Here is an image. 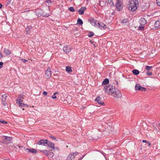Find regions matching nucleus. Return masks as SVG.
Masks as SVG:
<instances>
[{"label":"nucleus","instance_id":"864d4df0","mask_svg":"<svg viewBox=\"0 0 160 160\" xmlns=\"http://www.w3.org/2000/svg\"><path fill=\"white\" fill-rule=\"evenodd\" d=\"M74 154H75V155H76L78 154V152H76L75 153H74Z\"/></svg>","mask_w":160,"mask_h":160},{"label":"nucleus","instance_id":"052dcab7","mask_svg":"<svg viewBox=\"0 0 160 160\" xmlns=\"http://www.w3.org/2000/svg\"><path fill=\"white\" fill-rule=\"evenodd\" d=\"M155 129L156 130H158L156 128H155Z\"/></svg>","mask_w":160,"mask_h":160},{"label":"nucleus","instance_id":"3c124183","mask_svg":"<svg viewBox=\"0 0 160 160\" xmlns=\"http://www.w3.org/2000/svg\"><path fill=\"white\" fill-rule=\"evenodd\" d=\"M28 11H29V9L28 8H26L25 10V11H24L25 12H27Z\"/></svg>","mask_w":160,"mask_h":160},{"label":"nucleus","instance_id":"5701e85b","mask_svg":"<svg viewBox=\"0 0 160 160\" xmlns=\"http://www.w3.org/2000/svg\"><path fill=\"white\" fill-rule=\"evenodd\" d=\"M97 102L100 105L104 106L105 105V103L103 102V101H95Z\"/></svg>","mask_w":160,"mask_h":160},{"label":"nucleus","instance_id":"aec40b11","mask_svg":"<svg viewBox=\"0 0 160 160\" xmlns=\"http://www.w3.org/2000/svg\"><path fill=\"white\" fill-rule=\"evenodd\" d=\"M109 80L108 78H106L103 81L102 83V85H105L108 83Z\"/></svg>","mask_w":160,"mask_h":160},{"label":"nucleus","instance_id":"2eb2a0df","mask_svg":"<svg viewBox=\"0 0 160 160\" xmlns=\"http://www.w3.org/2000/svg\"><path fill=\"white\" fill-rule=\"evenodd\" d=\"M26 150L28 151V152H31L33 153H36L37 152V150L34 148H27Z\"/></svg>","mask_w":160,"mask_h":160},{"label":"nucleus","instance_id":"9d476101","mask_svg":"<svg viewBox=\"0 0 160 160\" xmlns=\"http://www.w3.org/2000/svg\"><path fill=\"white\" fill-rule=\"evenodd\" d=\"M22 101H17V103L19 105V106L21 108L23 107H28V105L27 104H24L22 103Z\"/></svg>","mask_w":160,"mask_h":160},{"label":"nucleus","instance_id":"a211bd4d","mask_svg":"<svg viewBox=\"0 0 160 160\" xmlns=\"http://www.w3.org/2000/svg\"><path fill=\"white\" fill-rule=\"evenodd\" d=\"M9 97L8 95L7 94L3 95L2 96V100H6L7 99H9Z\"/></svg>","mask_w":160,"mask_h":160},{"label":"nucleus","instance_id":"a19ab883","mask_svg":"<svg viewBox=\"0 0 160 160\" xmlns=\"http://www.w3.org/2000/svg\"><path fill=\"white\" fill-rule=\"evenodd\" d=\"M49 137L52 138V139L54 140H56V138L55 137L53 136L52 135H51V136H50Z\"/></svg>","mask_w":160,"mask_h":160},{"label":"nucleus","instance_id":"20e7f679","mask_svg":"<svg viewBox=\"0 0 160 160\" xmlns=\"http://www.w3.org/2000/svg\"><path fill=\"white\" fill-rule=\"evenodd\" d=\"M96 27H98L101 29L104 30L106 28V26L103 23L101 22H98Z\"/></svg>","mask_w":160,"mask_h":160},{"label":"nucleus","instance_id":"b1692460","mask_svg":"<svg viewBox=\"0 0 160 160\" xmlns=\"http://www.w3.org/2000/svg\"><path fill=\"white\" fill-rule=\"evenodd\" d=\"M152 68V66H147L145 67V70L148 71H150L151 70Z\"/></svg>","mask_w":160,"mask_h":160},{"label":"nucleus","instance_id":"4d7b16f0","mask_svg":"<svg viewBox=\"0 0 160 160\" xmlns=\"http://www.w3.org/2000/svg\"><path fill=\"white\" fill-rule=\"evenodd\" d=\"M84 108H85V107H82V109H84Z\"/></svg>","mask_w":160,"mask_h":160},{"label":"nucleus","instance_id":"c756f323","mask_svg":"<svg viewBox=\"0 0 160 160\" xmlns=\"http://www.w3.org/2000/svg\"><path fill=\"white\" fill-rule=\"evenodd\" d=\"M58 92H55L53 95L52 96V98L54 99L57 98V96H56V95H58Z\"/></svg>","mask_w":160,"mask_h":160},{"label":"nucleus","instance_id":"f704fd0d","mask_svg":"<svg viewBox=\"0 0 160 160\" xmlns=\"http://www.w3.org/2000/svg\"><path fill=\"white\" fill-rule=\"evenodd\" d=\"M68 105H72L73 103L72 102V101H68Z\"/></svg>","mask_w":160,"mask_h":160},{"label":"nucleus","instance_id":"ddd939ff","mask_svg":"<svg viewBox=\"0 0 160 160\" xmlns=\"http://www.w3.org/2000/svg\"><path fill=\"white\" fill-rule=\"evenodd\" d=\"M147 21L146 19L144 18H142L140 19V25H144L146 23Z\"/></svg>","mask_w":160,"mask_h":160},{"label":"nucleus","instance_id":"9b49d317","mask_svg":"<svg viewBox=\"0 0 160 160\" xmlns=\"http://www.w3.org/2000/svg\"><path fill=\"white\" fill-rule=\"evenodd\" d=\"M63 51L67 53H68L71 51V48L70 47L66 45L64 46L63 48Z\"/></svg>","mask_w":160,"mask_h":160},{"label":"nucleus","instance_id":"13d9d810","mask_svg":"<svg viewBox=\"0 0 160 160\" xmlns=\"http://www.w3.org/2000/svg\"><path fill=\"white\" fill-rule=\"evenodd\" d=\"M12 0H9V2H10Z\"/></svg>","mask_w":160,"mask_h":160},{"label":"nucleus","instance_id":"4468645a","mask_svg":"<svg viewBox=\"0 0 160 160\" xmlns=\"http://www.w3.org/2000/svg\"><path fill=\"white\" fill-rule=\"evenodd\" d=\"M86 9V8L85 7H82L78 11L79 14L81 15L83 14L84 12V11Z\"/></svg>","mask_w":160,"mask_h":160},{"label":"nucleus","instance_id":"a18cd8bd","mask_svg":"<svg viewBox=\"0 0 160 160\" xmlns=\"http://www.w3.org/2000/svg\"><path fill=\"white\" fill-rule=\"evenodd\" d=\"M43 94L44 95H47V93L46 92V91H44L43 92Z\"/></svg>","mask_w":160,"mask_h":160},{"label":"nucleus","instance_id":"6e6552de","mask_svg":"<svg viewBox=\"0 0 160 160\" xmlns=\"http://www.w3.org/2000/svg\"><path fill=\"white\" fill-rule=\"evenodd\" d=\"M88 22L93 26L96 27L98 21H95L93 18H91L88 20Z\"/></svg>","mask_w":160,"mask_h":160},{"label":"nucleus","instance_id":"cd10ccee","mask_svg":"<svg viewBox=\"0 0 160 160\" xmlns=\"http://www.w3.org/2000/svg\"><path fill=\"white\" fill-rule=\"evenodd\" d=\"M77 23L80 25H82L83 24L82 21L80 18H78L77 20Z\"/></svg>","mask_w":160,"mask_h":160},{"label":"nucleus","instance_id":"f257e3e1","mask_svg":"<svg viewBox=\"0 0 160 160\" xmlns=\"http://www.w3.org/2000/svg\"><path fill=\"white\" fill-rule=\"evenodd\" d=\"M104 88L106 92L110 95L113 94V96L115 98H120L122 96L120 91L118 90H116L114 86L108 85L105 86Z\"/></svg>","mask_w":160,"mask_h":160},{"label":"nucleus","instance_id":"603ef678","mask_svg":"<svg viewBox=\"0 0 160 160\" xmlns=\"http://www.w3.org/2000/svg\"><path fill=\"white\" fill-rule=\"evenodd\" d=\"M142 142H147L145 140H143L142 141Z\"/></svg>","mask_w":160,"mask_h":160},{"label":"nucleus","instance_id":"1a4fd4ad","mask_svg":"<svg viewBox=\"0 0 160 160\" xmlns=\"http://www.w3.org/2000/svg\"><path fill=\"white\" fill-rule=\"evenodd\" d=\"M47 142L46 141V140L41 139L39 140L37 143V144L39 145H42L43 146H46Z\"/></svg>","mask_w":160,"mask_h":160},{"label":"nucleus","instance_id":"f8f14e48","mask_svg":"<svg viewBox=\"0 0 160 160\" xmlns=\"http://www.w3.org/2000/svg\"><path fill=\"white\" fill-rule=\"evenodd\" d=\"M75 157L74 153L73 152L71 153L67 156V160H74Z\"/></svg>","mask_w":160,"mask_h":160},{"label":"nucleus","instance_id":"8fccbe9b","mask_svg":"<svg viewBox=\"0 0 160 160\" xmlns=\"http://www.w3.org/2000/svg\"><path fill=\"white\" fill-rule=\"evenodd\" d=\"M84 157V156H83L82 157H80V158L78 160H81L82 158Z\"/></svg>","mask_w":160,"mask_h":160},{"label":"nucleus","instance_id":"58836bf2","mask_svg":"<svg viewBox=\"0 0 160 160\" xmlns=\"http://www.w3.org/2000/svg\"><path fill=\"white\" fill-rule=\"evenodd\" d=\"M0 123H2V124L4 123H7V122H6L5 121H1V119H0Z\"/></svg>","mask_w":160,"mask_h":160},{"label":"nucleus","instance_id":"49530a36","mask_svg":"<svg viewBox=\"0 0 160 160\" xmlns=\"http://www.w3.org/2000/svg\"><path fill=\"white\" fill-rule=\"evenodd\" d=\"M2 56L3 55L2 53V52H0V58H2Z\"/></svg>","mask_w":160,"mask_h":160},{"label":"nucleus","instance_id":"f3484780","mask_svg":"<svg viewBox=\"0 0 160 160\" xmlns=\"http://www.w3.org/2000/svg\"><path fill=\"white\" fill-rule=\"evenodd\" d=\"M155 27L156 28H159L160 27V22L159 21H156L154 24Z\"/></svg>","mask_w":160,"mask_h":160},{"label":"nucleus","instance_id":"6e6d98bb","mask_svg":"<svg viewBox=\"0 0 160 160\" xmlns=\"http://www.w3.org/2000/svg\"><path fill=\"white\" fill-rule=\"evenodd\" d=\"M115 83H116V84H118V81H115Z\"/></svg>","mask_w":160,"mask_h":160},{"label":"nucleus","instance_id":"7c9ffc66","mask_svg":"<svg viewBox=\"0 0 160 160\" xmlns=\"http://www.w3.org/2000/svg\"><path fill=\"white\" fill-rule=\"evenodd\" d=\"M94 34V33L92 32H89L88 34V36L89 37H92Z\"/></svg>","mask_w":160,"mask_h":160},{"label":"nucleus","instance_id":"ea45409f","mask_svg":"<svg viewBox=\"0 0 160 160\" xmlns=\"http://www.w3.org/2000/svg\"><path fill=\"white\" fill-rule=\"evenodd\" d=\"M156 1L157 4L160 6V0H156Z\"/></svg>","mask_w":160,"mask_h":160},{"label":"nucleus","instance_id":"79ce46f5","mask_svg":"<svg viewBox=\"0 0 160 160\" xmlns=\"http://www.w3.org/2000/svg\"><path fill=\"white\" fill-rule=\"evenodd\" d=\"M101 98L100 97L98 96L95 99V100H100L101 99Z\"/></svg>","mask_w":160,"mask_h":160},{"label":"nucleus","instance_id":"393cba45","mask_svg":"<svg viewBox=\"0 0 160 160\" xmlns=\"http://www.w3.org/2000/svg\"><path fill=\"white\" fill-rule=\"evenodd\" d=\"M40 151L42 152L43 153H44V154L46 155H49V151H48L46 150H40Z\"/></svg>","mask_w":160,"mask_h":160},{"label":"nucleus","instance_id":"bb28decb","mask_svg":"<svg viewBox=\"0 0 160 160\" xmlns=\"http://www.w3.org/2000/svg\"><path fill=\"white\" fill-rule=\"evenodd\" d=\"M22 99H24V98L23 97V95L20 94L18 96L16 100H21Z\"/></svg>","mask_w":160,"mask_h":160},{"label":"nucleus","instance_id":"0eeeda50","mask_svg":"<svg viewBox=\"0 0 160 160\" xmlns=\"http://www.w3.org/2000/svg\"><path fill=\"white\" fill-rule=\"evenodd\" d=\"M135 89L138 90H140L142 91H144L146 89L144 88L138 84H136L135 86Z\"/></svg>","mask_w":160,"mask_h":160},{"label":"nucleus","instance_id":"473e14b6","mask_svg":"<svg viewBox=\"0 0 160 160\" xmlns=\"http://www.w3.org/2000/svg\"><path fill=\"white\" fill-rule=\"evenodd\" d=\"M68 9L69 11H70L71 12H74L75 11V10L74 8L73 7H70L68 8Z\"/></svg>","mask_w":160,"mask_h":160},{"label":"nucleus","instance_id":"7ed1b4c3","mask_svg":"<svg viewBox=\"0 0 160 160\" xmlns=\"http://www.w3.org/2000/svg\"><path fill=\"white\" fill-rule=\"evenodd\" d=\"M114 2H115L116 6L118 10L121 11L123 5L122 4V1L121 0H113Z\"/></svg>","mask_w":160,"mask_h":160},{"label":"nucleus","instance_id":"2f4dec72","mask_svg":"<svg viewBox=\"0 0 160 160\" xmlns=\"http://www.w3.org/2000/svg\"><path fill=\"white\" fill-rule=\"evenodd\" d=\"M128 20L127 19H122V23H126L128 22Z\"/></svg>","mask_w":160,"mask_h":160},{"label":"nucleus","instance_id":"5fc2aeb1","mask_svg":"<svg viewBox=\"0 0 160 160\" xmlns=\"http://www.w3.org/2000/svg\"><path fill=\"white\" fill-rule=\"evenodd\" d=\"M2 7V5L1 3H0V8H1Z\"/></svg>","mask_w":160,"mask_h":160},{"label":"nucleus","instance_id":"dca6fc26","mask_svg":"<svg viewBox=\"0 0 160 160\" xmlns=\"http://www.w3.org/2000/svg\"><path fill=\"white\" fill-rule=\"evenodd\" d=\"M4 52L5 54L7 55H9L11 53V51L8 49L4 48Z\"/></svg>","mask_w":160,"mask_h":160},{"label":"nucleus","instance_id":"4be33fe9","mask_svg":"<svg viewBox=\"0 0 160 160\" xmlns=\"http://www.w3.org/2000/svg\"><path fill=\"white\" fill-rule=\"evenodd\" d=\"M107 3L108 4L111 5V6H113L114 5V3L112 0H107Z\"/></svg>","mask_w":160,"mask_h":160},{"label":"nucleus","instance_id":"72a5a7b5","mask_svg":"<svg viewBox=\"0 0 160 160\" xmlns=\"http://www.w3.org/2000/svg\"><path fill=\"white\" fill-rule=\"evenodd\" d=\"M146 73L147 75H152V72L150 71L147 72Z\"/></svg>","mask_w":160,"mask_h":160},{"label":"nucleus","instance_id":"4c0bfd02","mask_svg":"<svg viewBox=\"0 0 160 160\" xmlns=\"http://www.w3.org/2000/svg\"><path fill=\"white\" fill-rule=\"evenodd\" d=\"M3 63L2 62H0V68H2L3 66Z\"/></svg>","mask_w":160,"mask_h":160},{"label":"nucleus","instance_id":"c03bdc74","mask_svg":"<svg viewBox=\"0 0 160 160\" xmlns=\"http://www.w3.org/2000/svg\"><path fill=\"white\" fill-rule=\"evenodd\" d=\"M31 28V27H28L26 29V30H27V32H28V29H30Z\"/></svg>","mask_w":160,"mask_h":160},{"label":"nucleus","instance_id":"e433bc0d","mask_svg":"<svg viewBox=\"0 0 160 160\" xmlns=\"http://www.w3.org/2000/svg\"><path fill=\"white\" fill-rule=\"evenodd\" d=\"M5 101H2V103L4 106H6L7 104V102H5Z\"/></svg>","mask_w":160,"mask_h":160},{"label":"nucleus","instance_id":"37998d69","mask_svg":"<svg viewBox=\"0 0 160 160\" xmlns=\"http://www.w3.org/2000/svg\"><path fill=\"white\" fill-rule=\"evenodd\" d=\"M46 2L48 3H51L52 2V1L51 0H47L46 1Z\"/></svg>","mask_w":160,"mask_h":160},{"label":"nucleus","instance_id":"f03ea898","mask_svg":"<svg viewBox=\"0 0 160 160\" xmlns=\"http://www.w3.org/2000/svg\"><path fill=\"white\" fill-rule=\"evenodd\" d=\"M128 3V9L130 11L133 12L137 9L138 6V3L137 0H131Z\"/></svg>","mask_w":160,"mask_h":160},{"label":"nucleus","instance_id":"423d86ee","mask_svg":"<svg viewBox=\"0 0 160 160\" xmlns=\"http://www.w3.org/2000/svg\"><path fill=\"white\" fill-rule=\"evenodd\" d=\"M46 141L47 142V146H48V147L51 148V149H54L55 148H57V147H54V145L53 143L51 142L47 139L46 140Z\"/></svg>","mask_w":160,"mask_h":160},{"label":"nucleus","instance_id":"39448f33","mask_svg":"<svg viewBox=\"0 0 160 160\" xmlns=\"http://www.w3.org/2000/svg\"><path fill=\"white\" fill-rule=\"evenodd\" d=\"M51 71L50 68H48L47 70L45 72V76L47 78H49L51 76Z\"/></svg>","mask_w":160,"mask_h":160},{"label":"nucleus","instance_id":"09e8293b","mask_svg":"<svg viewBox=\"0 0 160 160\" xmlns=\"http://www.w3.org/2000/svg\"><path fill=\"white\" fill-rule=\"evenodd\" d=\"M147 143L148 144L149 146H150L151 144L150 142H147Z\"/></svg>","mask_w":160,"mask_h":160},{"label":"nucleus","instance_id":"c9c22d12","mask_svg":"<svg viewBox=\"0 0 160 160\" xmlns=\"http://www.w3.org/2000/svg\"><path fill=\"white\" fill-rule=\"evenodd\" d=\"M22 61L24 63H25L28 61V60L22 58L21 59Z\"/></svg>","mask_w":160,"mask_h":160},{"label":"nucleus","instance_id":"6ab92c4d","mask_svg":"<svg viewBox=\"0 0 160 160\" xmlns=\"http://www.w3.org/2000/svg\"><path fill=\"white\" fill-rule=\"evenodd\" d=\"M65 70L68 73H70L72 72V70L71 67L69 66L66 67Z\"/></svg>","mask_w":160,"mask_h":160},{"label":"nucleus","instance_id":"c85d7f7f","mask_svg":"<svg viewBox=\"0 0 160 160\" xmlns=\"http://www.w3.org/2000/svg\"><path fill=\"white\" fill-rule=\"evenodd\" d=\"M144 25H139L138 30L140 31H143L144 30Z\"/></svg>","mask_w":160,"mask_h":160},{"label":"nucleus","instance_id":"bf43d9fd","mask_svg":"<svg viewBox=\"0 0 160 160\" xmlns=\"http://www.w3.org/2000/svg\"><path fill=\"white\" fill-rule=\"evenodd\" d=\"M158 125L159 127H160V123H158Z\"/></svg>","mask_w":160,"mask_h":160},{"label":"nucleus","instance_id":"de8ad7c7","mask_svg":"<svg viewBox=\"0 0 160 160\" xmlns=\"http://www.w3.org/2000/svg\"><path fill=\"white\" fill-rule=\"evenodd\" d=\"M64 102H63L65 104H68V101H63Z\"/></svg>","mask_w":160,"mask_h":160},{"label":"nucleus","instance_id":"a878e982","mask_svg":"<svg viewBox=\"0 0 160 160\" xmlns=\"http://www.w3.org/2000/svg\"><path fill=\"white\" fill-rule=\"evenodd\" d=\"M3 137L5 138V140L10 141L12 140V138L11 137H9L4 136H3Z\"/></svg>","mask_w":160,"mask_h":160},{"label":"nucleus","instance_id":"412c9836","mask_svg":"<svg viewBox=\"0 0 160 160\" xmlns=\"http://www.w3.org/2000/svg\"><path fill=\"white\" fill-rule=\"evenodd\" d=\"M132 72L134 75H137L139 73V71L137 69H134L132 71Z\"/></svg>","mask_w":160,"mask_h":160}]
</instances>
